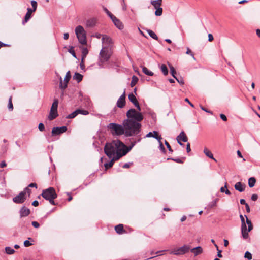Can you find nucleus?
I'll use <instances>...</instances> for the list:
<instances>
[{
	"label": "nucleus",
	"mask_w": 260,
	"mask_h": 260,
	"mask_svg": "<svg viewBox=\"0 0 260 260\" xmlns=\"http://www.w3.org/2000/svg\"><path fill=\"white\" fill-rule=\"evenodd\" d=\"M125 131V135L127 137L137 135L141 131V124L137 121L125 119L122 123Z\"/></svg>",
	"instance_id": "obj_1"
},
{
	"label": "nucleus",
	"mask_w": 260,
	"mask_h": 260,
	"mask_svg": "<svg viewBox=\"0 0 260 260\" xmlns=\"http://www.w3.org/2000/svg\"><path fill=\"white\" fill-rule=\"evenodd\" d=\"M121 146L124 144L119 140L112 141L111 143H107L104 147V152L109 158H112L117 150H121Z\"/></svg>",
	"instance_id": "obj_2"
},
{
	"label": "nucleus",
	"mask_w": 260,
	"mask_h": 260,
	"mask_svg": "<svg viewBox=\"0 0 260 260\" xmlns=\"http://www.w3.org/2000/svg\"><path fill=\"white\" fill-rule=\"evenodd\" d=\"M246 217V222L244 216L242 215H240V218L241 220V233L244 239H247L249 237L248 232L251 231L253 229V225L251 220L248 219L246 215H245Z\"/></svg>",
	"instance_id": "obj_3"
},
{
	"label": "nucleus",
	"mask_w": 260,
	"mask_h": 260,
	"mask_svg": "<svg viewBox=\"0 0 260 260\" xmlns=\"http://www.w3.org/2000/svg\"><path fill=\"white\" fill-rule=\"evenodd\" d=\"M126 119H130L131 121H137L140 122L143 119V115L138 110L132 108L128 110L126 112Z\"/></svg>",
	"instance_id": "obj_4"
},
{
	"label": "nucleus",
	"mask_w": 260,
	"mask_h": 260,
	"mask_svg": "<svg viewBox=\"0 0 260 260\" xmlns=\"http://www.w3.org/2000/svg\"><path fill=\"white\" fill-rule=\"evenodd\" d=\"M75 31L79 43L82 45L86 44V33L83 26L81 25L77 26Z\"/></svg>",
	"instance_id": "obj_5"
},
{
	"label": "nucleus",
	"mask_w": 260,
	"mask_h": 260,
	"mask_svg": "<svg viewBox=\"0 0 260 260\" xmlns=\"http://www.w3.org/2000/svg\"><path fill=\"white\" fill-rule=\"evenodd\" d=\"M107 128L110 130L112 134L116 135H121L125 134V131L123 125L115 123H110L107 125Z\"/></svg>",
	"instance_id": "obj_6"
},
{
	"label": "nucleus",
	"mask_w": 260,
	"mask_h": 260,
	"mask_svg": "<svg viewBox=\"0 0 260 260\" xmlns=\"http://www.w3.org/2000/svg\"><path fill=\"white\" fill-rule=\"evenodd\" d=\"M58 105V100L57 99H55L52 104L50 111L48 117L49 120H52L58 116L57 112Z\"/></svg>",
	"instance_id": "obj_7"
},
{
	"label": "nucleus",
	"mask_w": 260,
	"mask_h": 260,
	"mask_svg": "<svg viewBox=\"0 0 260 260\" xmlns=\"http://www.w3.org/2000/svg\"><path fill=\"white\" fill-rule=\"evenodd\" d=\"M111 54L108 52V47H104L101 49L100 53V61L101 63H104L107 61L110 57Z\"/></svg>",
	"instance_id": "obj_8"
},
{
	"label": "nucleus",
	"mask_w": 260,
	"mask_h": 260,
	"mask_svg": "<svg viewBox=\"0 0 260 260\" xmlns=\"http://www.w3.org/2000/svg\"><path fill=\"white\" fill-rule=\"evenodd\" d=\"M190 249L189 245H184L180 248L173 249L170 253L176 255H183L188 252Z\"/></svg>",
	"instance_id": "obj_9"
},
{
	"label": "nucleus",
	"mask_w": 260,
	"mask_h": 260,
	"mask_svg": "<svg viewBox=\"0 0 260 260\" xmlns=\"http://www.w3.org/2000/svg\"><path fill=\"white\" fill-rule=\"evenodd\" d=\"M56 195L55 190L52 187H50L47 189L43 190L41 194L42 197L46 200Z\"/></svg>",
	"instance_id": "obj_10"
},
{
	"label": "nucleus",
	"mask_w": 260,
	"mask_h": 260,
	"mask_svg": "<svg viewBox=\"0 0 260 260\" xmlns=\"http://www.w3.org/2000/svg\"><path fill=\"white\" fill-rule=\"evenodd\" d=\"M71 77L70 71H68L66 73V76L64 79V83H63L61 77H60L59 87L62 89H65L67 87L68 83Z\"/></svg>",
	"instance_id": "obj_11"
},
{
	"label": "nucleus",
	"mask_w": 260,
	"mask_h": 260,
	"mask_svg": "<svg viewBox=\"0 0 260 260\" xmlns=\"http://www.w3.org/2000/svg\"><path fill=\"white\" fill-rule=\"evenodd\" d=\"M26 196L24 192H20L19 194L13 198V201L17 204H21L25 202Z\"/></svg>",
	"instance_id": "obj_12"
},
{
	"label": "nucleus",
	"mask_w": 260,
	"mask_h": 260,
	"mask_svg": "<svg viewBox=\"0 0 260 260\" xmlns=\"http://www.w3.org/2000/svg\"><path fill=\"white\" fill-rule=\"evenodd\" d=\"M67 130V127L63 126L61 127H54L52 129V135L56 136L66 132Z\"/></svg>",
	"instance_id": "obj_13"
},
{
	"label": "nucleus",
	"mask_w": 260,
	"mask_h": 260,
	"mask_svg": "<svg viewBox=\"0 0 260 260\" xmlns=\"http://www.w3.org/2000/svg\"><path fill=\"white\" fill-rule=\"evenodd\" d=\"M128 99L129 100L135 105V106L136 107L137 110L139 111H140L141 110V107L140 106L139 103L135 96V95L131 93L128 94Z\"/></svg>",
	"instance_id": "obj_14"
},
{
	"label": "nucleus",
	"mask_w": 260,
	"mask_h": 260,
	"mask_svg": "<svg viewBox=\"0 0 260 260\" xmlns=\"http://www.w3.org/2000/svg\"><path fill=\"white\" fill-rule=\"evenodd\" d=\"M176 139L178 144L181 146L184 145V144L181 142V141L186 142L188 141V138L184 131H182L180 133V134L177 137Z\"/></svg>",
	"instance_id": "obj_15"
},
{
	"label": "nucleus",
	"mask_w": 260,
	"mask_h": 260,
	"mask_svg": "<svg viewBox=\"0 0 260 260\" xmlns=\"http://www.w3.org/2000/svg\"><path fill=\"white\" fill-rule=\"evenodd\" d=\"M125 105V91L118 99L116 105L118 108H122Z\"/></svg>",
	"instance_id": "obj_16"
},
{
	"label": "nucleus",
	"mask_w": 260,
	"mask_h": 260,
	"mask_svg": "<svg viewBox=\"0 0 260 260\" xmlns=\"http://www.w3.org/2000/svg\"><path fill=\"white\" fill-rule=\"evenodd\" d=\"M19 213L20 216L22 217L28 216L30 213V211L28 208H26L25 206H23L20 209Z\"/></svg>",
	"instance_id": "obj_17"
},
{
	"label": "nucleus",
	"mask_w": 260,
	"mask_h": 260,
	"mask_svg": "<svg viewBox=\"0 0 260 260\" xmlns=\"http://www.w3.org/2000/svg\"><path fill=\"white\" fill-rule=\"evenodd\" d=\"M115 25L119 29H122L124 28V26L122 23L117 19L115 16L112 19Z\"/></svg>",
	"instance_id": "obj_18"
},
{
	"label": "nucleus",
	"mask_w": 260,
	"mask_h": 260,
	"mask_svg": "<svg viewBox=\"0 0 260 260\" xmlns=\"http://www.w3.org/2000/svg\"><path fill=\"white\" fill-rule=\"evenodd\" d=\"M27 12L25 14L24 20L22 21V24L23 25L25 24V23H26L28 21V20L31 18V14L32 12H34L32 10V9L30 8H27Z\"/></svg>",
	"instance_id": "obj_19"
},
{
	"label": "nucleus",
	"mask_w": 260,
	"mask_h": 260,
	"mask_svg": "<svg viewBox=\"0 0 260 260\" xmlns=\"http://www.w3.org/2000/svg\"><path fill=\"white\" fill-rule=\"evenodd\" d=\"M189 250L193 253L194 256H197L203 252V249L201 246H198L192 249H190Z\"/></svg>",
	"instance_id": "obj_20"
},
{
	"label": "nucleus",
	"mask_w": 260,
	"mask_h": 260,
	"mask_svg": "<svg viewBox=\"0 0 260 260\" xmlns=\"http://www.w3.org/2000/svg\"><path fill=\"white\" fill-rule=\"evenodd\" d=\"M96 23V19L94 18L89 19L86 22V26L87 27H93Z\"/></svg>",
	"instance_id": "obj_21"
},
{
	"label": "nucleus",
	"mask_w": 260,
	"mask_h": 260,
	"mask_svg": "<svg viewBox=\"0 0 260 260\" xmlns=\"http://www.w3.org/2000/svg\"><path fill=\"white\" fill-rule=\"evenodd\" d=\"M245 185L240 182H238L235 184V188L239 192H243L245 190Z\"/></svg>",
	"instance_id": "obj_22"
},
{
	"label": "nucleus",
	"mask_w": 260,
	"mask_h": 260,
	"mask_svg": "<svg viewBox=\"0 0 260 260\" xmlns=\"http://www.w3.org/2000/svg\"><path fill=\"white\" fill-rule=\"evenodd\" d=\"M136 142L135 141L134 142H132L131 145L129 146H126L124 145V146H121V149H123L124 151V154H126L132 148L135 146L136 144Z\"/></svg>",
	"instance_id": "obj_23"
},
{
	"label": "nucleus",
	"mask_w": 260,
	"mask_h": 260,
	"mask_svg": "<svg viewBox=\"0 0 260 260\" xmlns=\"http://www.w3.org/2000/svg\"><path fill=\"white\" fill-rule=\"evenodd\" d=\"M115 230L116 233L118 234H122L124 233H125V230L123 228V225L122 224H119L115 226Z\"/></svg>",
	"instance_id": "obj_24"
},
{
	"label": "nucleus",
	"mask_w": 260,
	"mask_h": 260,
	"mask_svg": "<svg viewBox=\"0 0 260 260\" xmlns=\"http://www.w3.org/2000/svg\"><path fill=\"white\" fill-rule=\"evenodd\" d=\"M124 151L123 150V149H121V150H117V151H116L115 153L116 155L115 156H113V159L115 160H117L122 156L125 155V154H124Z\"/></svg>",
	"instance_id": "obj_25"
},
{
	"label": "nucleus",
	"mask_w": 260,
	"mask_h": 260,
	"mask_svg": "<svg viewBox=\"0 0 260 260\" xmlns=\"http://www.w3.org/2000/svg\"><path fill=\"white\" fill-rule=\"evenodd\" d=\"M102 43L105 44L110 45L112 44V39L107 35H103Z\"/></svg>",
	"instance_id": "obj_26"
},
{
	"label": "nucleus",
	"mask_w": 260,
	"mask_h": 260,
	"mask_svg": "<svg viewBox=\"0 0 260 260\" xmlns=\"http://www.w3.org/2000/svg\"><path fill=\"white\" fill-rule=\"evenodd\" d=\"M204 153L207 156H208L210 158H211L213 159L214 161H217L216 159L214 158L213 155L212 153V152L210 151H209L207 148H204Z\"/></svg>",
	"instance_id": "obj_27"
},
{
	"label": "nucleus",
	"mask_w": 260,
	"mask_h": 260,
	"mask_svg": "<svg viewBox=\"0 0 260 260\" xmlns=\"http://www.w3.org/2000/svg\"><path fill=\"white\" fill-rule=\"evenodd\" d=\"M83 76L77 72H76L73 76V79L76 80L78 83H79L82 80Z\"/></svg>",
	"instance_id": "obj_28"
},
{
	"label": "nucleus",
	"mask_w": 260,
	"mask_h": 260,
	"mask_svg": "<svg viewBox=\"0 0 260 260\" xmlns=\"http://www.w3.org/2000/svg\"><path fill=\"white\" fill-rule=\"evenodd\" d=\"M147 32H148L149 35L153 39L156 40H158V38L157 36V35H156V34L152 30L148 29V30H147Z\"/></svg>",
	"instance_id": "obj_29"
},
{
	"label": "nucleus",
	"mask_w": 260,
	"mask_h": 260,
	"mask_svg": "<svg viewBox=\"0 0 260 260\" xmlns=\"http://www.w3.org/2000/svg\"><path fill=\"white\" fill-rule=\"evenodd\" d=\"M256 182V179L254 177H250L248 179V185L251 188L253 187L255 184Z\"/></svg>",
	"instance_id": "obj_30"
},
{
	"label": "nucleus",
	"mask_w": 260,
	"mask_h": 260,
	"mask_svg": "<svg viewBox=\"0 0 260 260\" xmlns=\"http://www.w3.org/2000/svg\"><path fill=\"white\" fill-rule=\"evenodd\" d=\"M142 71H143V72L147 75H148V76H153V73L151 71H149L146 67H142Z\"/></svg>",
	"instance_id": "obj_31"
},
{
	"label": "nucleus",
	"mask_w": 260,
	"mask_h": 260,
	"mask_svg": "<svg viewBox=\"0 0 260 260\" xmlns=\"http://www.w3.org/2000/svg\"><path fill=\"white\" fill-rule=\"evenodd\" d=\"M115 160L112 157V159L108 162H106L104 164V166L106 169H108L113 166L114 162Z\"/></svg>",
	"instance_id": "obj_32"
},
{
	"label": "nucleus",
	"mask_w": 260,
	"mask_h": 260,
	"mask_svg": "<svg viewBox=\"0 0 260 260\" xmlns=\"http://www.w3.org/2000/svg\"><path fill=\"white\" fill-rule=\"evenodd\" d=\"M160 69L164 75H167L168 74V70L165 64L161 65Z\"/></svg>",
	"instance_id": "obj_33"
},
{
	"label": "nucleus",
	"mask_w": 260,
	"mask_h": 260,
	"mask_svg": "<svg viewBox=\"0 0 260 260\" xmlns=\"http://www.w3.org/2000/svg\"><path fill=\"white\" fill-rule=\"evenodd\" d=\"M138 81V78L137 76L133 75L132 77V78L131 86V87L134 86L137 84Z\"/></svg>",
	"instance_id": "obj_34"
},
{
	"label": "nucleus",
	"mask_w": 260,
	"mask_h": 260,
	"mask_svg": "<svg viewBox=\"0 0 260 260\" xmlns=\"http://www.w3.org/2000/svg\"><path fill=\"white\" fill-rule=\"evenodd\" d=\"M5 251L8 254H13L15 252V250L10 247H6Z\"/></svg>",
	"instance_id": "obj_35"
},
{
	"label": "nucleus",
	"mask_w": 260,
	"mask_h": 260,
	"mask_svg": "<svg viewBox=\"0 0 260 260\" xmlns=\"http://www.w3.org/2000/svg\"><path fill=\"white\" fill-rule=\"evenodd\" d=\"M78 112H77V110H75V111H74L73 112H72V113L69 114L67 117H66V118H68V119H72V118H75L77 115H78Z\"/></svg>",
	"instance_id": "obj_36"
},
{
	"label": "nucleus",
	"mask_w": 260,
	"mask_h": 260,
	"mask_svg": "<svg viewBox=\"0 0 260 260\" xmlns=\"http://www.w3.org/2000/svg\"><path fill=\"white\" fill-rule=\"evenodd\" d=\"M153 138L157 140L158 142H160V141H161V140L162 139L161 136L158 135V133L157 131H154L153 132Z\"/></svg>",
	"instance_id": "obj_37"
},
{
	"label": "nucleus",
	"mask_w": 260,
	"mask_h": 260,
	"mask_svg": "<svg viewBox=\"0 0 260 260\" xmlns=\"http://www.w3.org/2000/svg\"><path fill=\"white\" fill-rule=\"evenodd\" d=\"M156 9V11L155 12V15L157 16H160L162 14V8L161 7L157 8Z\"/></svg>",
	"instance_id": "obj_38"
},
{
	"label": "nucleus",
	"mask_w": 260,
	"mask_h": 260,
	"mask_svg": "<svg viewBox=\"0 0 260 260\" xmlns=\"http://www.w3.org/2000/svg\"><path fill=\"white\" fill-rule=\"evenodd\" d=\"M169 67H170L171 74L172 76L174 78H176V77L175 76V75L176 74V71L175 68L172 66H171V65H169Z\"/></svg>",
	"instance_id": "obj_39"
},
{
	"label": "nucleus",
	"mask_w": 260,
	"mask_h": 260,
	"mask_svg": "<svg viewBox=\"0 0 260 260\" xmlns=\"http://www.w3.org/2000/svg\"><path fill=\"white\" fill-rule=\"evenodd\" d=\"M12 96H10L9 99V103L8 105V108L10 111H12L13 109V106L12 102Z\"/></svg>",
	"instance_id": "obj_40"
},
{
	"label": "nucleus",
	"mask_w": 260,
	"mask_h": 260,
	"mask_svg": "<svg viewBox=\"0 0 260 260\" xmlns=\"http://www.w3.org/2000/svg\"><path fill=\"white\" fill-rule=\"evenodd\" d=\"M78 114H81L84 115H87L89 114V112L87 110L82 109H77Z\"/></svg>",
	"instance_id": "obj_41"
},
{
	"label": "nucleus",
	"mask_w": 260,
	"mask_h": 260,
	"mask_svg": "<svg viewBox=\"0 0 260 260\" xmlns=\"http://www.w3.org/2000/svg\"><path fill=\"white\" fill-rule=\"evenodd\" d=\"M150 4L154 7L155 9L159 8L161 6L159 3H158L157 2H155V0H151Z\"/></svg>",
	"instance_id": "obj_42"
},
{
	"label": "nucleus",
	"mask_w": 260,
	"mask_h": 260,
	"mask_svg": "<svg viewBox=\"0 0 260 260\" xmlns=\"http://www.w3.org/2000/svg\"><path fill=\"white\" fill-rule=\"evenodd\" d=\"M218 201V199L216 198L214 200H213L212 202H211L209 204V206L210 208H213L214 206H216L217 202Z\"/></svg>",
	"instance_id": "obj_43"
},
{
	"label": "nucleus",
	"mask_w": 260,
	"mask_h": 260,
	"mask_svg": "<svg viewBox=\"0 0 260 260\" xmlns=\"http://www.w3.org/2000/svg\"><path fill=\"white\" fill-rule=\"evenodd\" d=\"M104 10L109 17L112 19L115 17L106 8H104Z\"/></svg>",
	"instance_id": "obj_44"
},
{
	"label": "nucleus",
	"mask_w": 260,
	"mask_h": 260,
	"mask_svg": "<svg viewBox=\"0 0 260 260\" xmlns=\"http://www.w3.org/2000/svg\"><path fill=\"white\" fill-rule=\"evenodd\" d=\"M57 195H56V196H54V197H52V198H50V199H48V200H48V201H49V203H50L51 204H52V205H56L57 204H56V203L54 202V200L55 199H56V198H57Z\"/></svg>",
	"instance_id": "obj_45"
},
{
	"label": "nucleus",
	"mask_w": 260,
	"mask_h": 260,
	"mask_svg": "<svg viewBox=\"0 0 260 260\" xmlns=\"http://www.w3.org/2000/svg\"><path fill=\"white\" fill-rule=\"evenodd\" d=\"M31 4L32 5V10L33 11H35L37 9V3L36 1H34V0H32L31 1Z\"/></svg>",
	"instance_id": "obj_46"
},
{
	"label": "nucleus",
	"mask_w": 260,
	"mask_h": 260,
	"mask_svg": "<svg viewBox=\"0 0 260 260\" xmlns=\"http://www.w3.org/2000/svg\"><path fill=\"white\" fill-rule=\"evenodd\" d=\"M22 192H25V196H26V194H28V196H30L31 192V190L28 187H26L24 188V189L23 190V191H22Z\"/></svg>",
	"instance_id": "obj_47"
},
{
	"label": "nucleus",
	"mask_w": 260,
	"mask_h": 260,
	"mask_svg": "<svg viewBox=\"0 0 260 260\" xmlns=\"http://www.w3.org/2000/svg\"><path fill=\"white\" fill-rule=\"evenodd\" d=\"M244 257L248 260H251L252 259V254L249 252L246 251L245 253Z\"/></svg>",
	"instance_id": "obj_48"
},
{
	"label": "nucleus",
	"mask_w": 260,
	"mask_h": 260,
	"mask_svg": "<svg viewBox=\"0 0 260 260\" xmlns=\"http://www.w3.org/2000/svg\"><path fill=\"white\" fill-rule=\"evenodd\" d=\"M69 52L75 58H76V53L74 50L73 47H71L69 49Z\"/></svg>",
	"instance_id": "obj_49"
},
{
	"label": "nucleus",
	"mask_w": 260,
	"mask_h": 260,
	"mask_svg": "<svg viewBox=\"0 0 260 260\" xmlns=\"http://www.w3.org/2000/svg\"><path fill=\"white\" fill-rule=\"evenodd\" d=\"M38 129L41 132H43L45 130V126L43 123H40L39 124Z\"/></svg>",
	"instance_id": "obj_50"
},
{
	"label": "nucleus",
	"mask_w": 260,
	"mask_h": 260,
	"mask_svg": "<svg viewBox=\"0 0 260 260\" xmlns=\"http://www.w3.org/2000/svg\"><path fill=\"white\" fill-rule=\"evenodd\" d=\"M88 53V51L87 48H84L82 50V60L83 59L84 57H86L87 54Z\"/></svg>",
	"instance_id": "obj_51"
},
{
	"label": "nucleus",
	"mask_w": 260,
	"mask_h": 260,
	"mask_svg": "<svg viewBox=\"0 0 260 260\" xmlns=\"http://www.w3.org/2000/svg\"><path fill=\"white\" fill-rule=\"evenodd\" d=\"M169 159H171L172 160H173L174 161L176 162H177V163H179V164H182L183 162V161H182L181 159L180 158H168V160Z\"/></svg>",
	"instance_id": "obj_52"
},
{
	"label": "nucleus",
	"mask_w": 260,
	"mask_h": 260,
	"mask_svg": "<svg viewBox=\"0 0 260 260\" xmlns=\"http://www.w3.org/2000/svg\"><path fill=\"white\" fill-rule=\"evenodd\" d=\"M165 144L166 145L167 148L168 149V150L172 153L173 152V150L172 149L169 143L166 140H165Z\"/></svg>",
	"instance_id": "obj_53"
},
{
	"label": "nucleus",
	"mask_w": 260,
	"mask_h": 260,
	"mask_svg": "<svg viewBox=\"0 0 260 260\" xmlns=\"http://www.w3.org/2000/svg\"><path fill=\"white\" fill-rule=\"evenodd\" d=\"M176 80L178 81V82L181 84V85H183L184 84V79L182 77H180V78H177L176 77V78H175Z\"/></svg>",
	"instance_id": "obj_54"
},
{
	"label": "nucleus",
	"mask_w": 260,
	"mask_h": 260,
	"mask_svg": "<svg viewBox=\"0 0 260 260\" xmlns=\"http://www.w3.org/2000/svg\"><path fill=\"white\" fill-rule=\"evenodd\" d=\"M186 53L187 54L190 55L194 59V54L191 51V50H190V49L189 48H187V51H186Z\"/></svg>",
	"instance_id": "obj_55"
},
{
	"label": "nucleus",
	"mask_w": 260,
	"mask_h": 260,
	"mask_svg": "<svg viewBox=\"0 0 260 260\" xmlns=\"http://www.w3.org/2000/svg\"><path fill=\"white\" fill-rule=\"evenodd\" d=\"M32 245V243H30L28 240H25L24 242V245L25 247H29Z\"/></svg>",
	"instance_id": "obj_56"
},
{
	"label": "nucleus",
	"mask_w": 260,
	"mask_h": 260,
	"mask_svg": "<svg viewBox=\"0 0 260 260\" xmlns=\"http://www.w3.org/2000/svg\"><path fill=\"white\" fill-rule=\"evenodd\" d=\"M133 164V162H127L124 164L122 167L123 168H128Z\"/></svg>",
	"instance_id": "obj_57"
},
{
	"label": "nucleus",
	"mask_w": 260,
	"mask_h": 260,
	"mask_svg": "<svg viewBox=\"0 0 260 260\" xmlns=\"http://www.w3.org/2000/svg\"><path fill=\"white\" fill-rule=\"evenodd\" d=\"M159 148H160V149L161 150H162V151L163 152H165L166 150H165V148L163 145V144L161 142V141H160V142H159Z\"/></svg>",
	"instance_id": "obj_58"
},
{
	"label": "nucleus",
	"mask_w": 260,
	"mask_h": 260,
	"mask_svg": "<svg viewBox=\"0 0 260 260\" xmlns=\"http://www.w3.org/2000/svg\"><path fill=\"white\" fill-rule=\"evenodd\" d=\"M31 224L32 226L35 228H38L40 226L39 223L37 221H32Z\"/></svg>",
	"instance_id": "obj_59"
},
{
	"label": "nucleus",
	"mask_w": 260,
	"mask_h": 260,
	"mask_svg": "<svg viewBox=\"0 0 260 260\" xmlns=\"http://www.w3.org/2000/svg\"><path fill=\"white\" fill-rule=\"evenodd\" d=\"M258 199V195L256 194H253L252 196H251V199L253 201H255L257 200Z\"/></svg>",
	"instance_id": "obj_60"
},
{
	"label": "nucleus",
	"mask_w": 260,
	"mask_h": 260,
	"mask_svg": "<svg viewBox=\"0 0 260 260\" xmlns=\"http://www.w3.org/2000/svg\"><path fill=\"white\" fill-rule=\"evenodd\" d=\"M220 117L221 118V119L223 120L224 121H227V118H226V116L223 114H220Z\"/></svg>",
	"instance_id": "obj_61"
},
{
	"label": "nucleus",
	"mask_w": 260,
	"mask_h": 260,
	"mask_svg": "<svg viewBox=\"0 0 260 260\" xmlns=\"http://www.w3.org/2000/svg\"><path fill=\"white\" fill-rule=\"evenodd\" d=\"M186 151L187 153L191 151L190 145L189 143H188L186 145Z\"/></svg>",
	"instance_id": "obj_62"
},
{
	"label": "nucleus",
	"mask_w": 260,
	"mask_h": 260,
	"mask_svg": "<svg viewBox=\"0 0 260 260\" xmlns=\"http://www.w3.org/2000/svg\"><path fill=\"white\" fill-rule=\"evenodd\" d=\"M28 187H35L36 188H37V185L35 183H31L29 184L28 186Z\"/></svg>",
	"instance_id": "obj_63"
},
{
	"label": "nucleus",
	"mask_w": 260,
	"mask_h": 260,
	"mask_svg": "<svg viewBox=\"0 0 260 260\" xmlns=\"http://www.w3.org/2000/svg\"><path fill=\"white\" fill-rule=\"evenodd\" d=\"M208 41L209 42H211L213 40L214 38L212 34H208Z\"/></svg>",
	"instance_id": "obj_64"
}]
</instances>
